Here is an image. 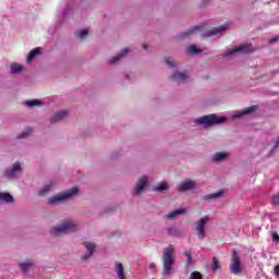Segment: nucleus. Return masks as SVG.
<instances>
[{
    "label": "nucleus",
    "mask_w": 279,
    "mask_h": 279,
    "mask_svg": "<svg viewBox=\"0 0 279 279\" xmlns=\"http://www.w3.org/2000/svg\"><path fill=\"white\" fill-rule=\"evenodd\" d=\"M175 248L173 245H169L168 247L165 248L163 255H162V276L165 278H169L173 271H175V268H173V265H175Z\"/></svg>",
    "instance_id": "obj_1"
},
{
    "label": "nucleus",
    "mask_w": 279,
    "mask_h": 279,
    "mask_svg": "<svg viewBox=\"0 0 279 279\" xmlns=\"http://www.w3.org/2000/svg\"><path fill=\"white\" fill-rule=\"evenodd\" d=\"M77 193H80V190L77 187H72L71 190L56 194L54 196L48 198V204L50 206H59V204H64V202L73 199Z\"/></svg>",
    "instance_id": "obj_2"
},
{
    "label": "nucleus",
    "mask_w": 279,
    "mask_h": 279,
    "mask_svg": "<svg viewBox=\"0 0 279 279\" xmlns=\"http://www.w3.org/2000/svg\"><path fill=\"white\" fill-rule=\"evenodd\" d=\"M228 121L226 117H219L217 114L204 116L195 120L196 125H205V128H211L213 125H220Z\"/></svg>",
    "instance_id": "obj_3"
},
{
    "label": "nucleus",
    "mask_w": 279,
    "mask_h": 279,
    "mask_svg": "<svg viewBox=\"0 0 279 279\" xmlns=\"http://www.w3.org/2000/svg\"><path fill=\"white\" fill-rule=\"evenodd\" d=\"M77 225L73 220H66L59 227L53 229V234H70V232H76Z\"/></svg>",
    "instance_id": "obj_4"
},
{
    "label": "nucleus",
    "mask_w": 279,
    "mask_h": 279,
    "mask_svg": "<svg viewBox=\"0 0 279 279\" xmlns=\"http://www.w3.org/2000/svg\"><path fill=\"white\" fill-rule=\"evenodd\" d=\"M21 173H23V168L21 167V162L16 161L12 168L4 171V178H8V180H15Z\"/></svg>",
    "instance_id": "obj_5"
},
{
    "label": "nucleus",
    "mask_w": 279,
    "mask_h": 279,
    "mask_svg": "<svg viewBox=\"0 0 279 279\" xmlns=\"http://www.w3.org/2000/svg\"><path fill=\"white\" fill-rule=\"evenodd\" d=\"M252 51H254L252 44L240 45L235 47L233 50L227 51L225 53V58H230L236 53H252Z\"/></svg>",
    "instance_id": "obj_6"
},
{
    "label": "nucleus",
    "mask_w": 279,
    "mask_h": 279,
    "mask_svg": "<svg viewBox=\"0 0 279 279\" xmlns=\"http://www.w3.org/2000/svg\"><path fill=\"white\" fill-rule=\"evenodd\" d=\"M230 271L234 276H239V274L243 271V269L241 268V258H239V253H236V251H233L232 253Z\"/></svg>",
    "instance_id": "obj_7"
},
{
    "label": "nucleus",
    "mask_w": 279,
    "mask_h": 279,
    "mask_svg": "<svg viewBox=\"0 0 279 279\" xmlns=\"http://www.w3.org/2000/svg\"><path fill=\"white\" fill-rule=\"evenodd\" d=\"M208 221H210V218L208 216H205L196 222V232L199 240L206 238V225L208 223Z\"/></svg>",
    "instance_id": "obj_8"
},
{
    "label": "nucleus",
    "mask_w": 279,
    "mask_h": 279,
    "mask_svg": "<svg viewBox=\"0 0 279 279\" xmlns=\"http://www.w3.org/2000/svg\"><path fill=\"white\" fill-rule=\"evenodd\" d=\"M228 24H223L220 25L218 27H214L210 31H208L205 36L206 37H210V36H215L216 38H219L221 36H223V34H226V32H228Z\"/></svg>",
    "instance_id": "obj_9"
},
{
    "label": "nucleus",
    "mask_w": 279,
    "mask_h": 279,
    "mask_svg": "<svg viewBox=\"0 0 279 279\" xmlns=\"http://www.w3.org/2000/svg\"><path fill=\"white\" fill-rule=\"evenodd\" d=\"M148 183H149V179H147V177H142L137 181V183L133 190V195H135V196L141 195V193H143L145 191V189H147Z\"/></svg>",
    "instance_id": "obj_10"
},
{
    "label": "nucleus",
    "mask_w": 279,
    "mask_h": 279,
    "mask_svg": "<svg viewBox=\"0 0 279 279\" xmlns=\"http://www.w3.org/2000/svg\"><path fill=\"white\" fill-rule=\"evenodd\" d=\"M195 186H197V183L195 181H183L178 187L177 190L180 193H186V191H193V189H195Z\"/></svg>",
    "instance_id": "obj_11"
},
{
    "label": "nucleus",
    "mask_w": 279,
    "mask_h": 279,
    "mask_svg": "<svg viewBox=\"0 0 279 279\" xmlns=\"http://www.w3.org/2000/svg\"><path fill=\"white\" fill-rule=\"evenodd\" d=\"M172 80L178 82V84H185L186 80H189V74L186 72L174 71Z\"/></svg>",
    "instance_id": "obj_12"
},
{
    "label": "nucleus",
    "mask_w": 279,
    "mask_h": 279,
    "mask_svg": "<svg viewBox=\"0 0 279 279\" xmlns=\"http://www.w3.org/2000/svg\"><path fill=\"white\" fill-rule=\"evenodd\" d=\"M256 106H251L242 111H235L233 113V119H241V117H245V114H252V112H256Z\"/></svg>",
    "instance_id": "obj_13"
},
{
    "label": "nucleus",
    "mask_w": 279,
    "mask_h": 279,
    "mask_svg": "<svg viewBox=\"0 0 279 279\" xmlns=\"http://www.w3.org/2000/svg\"><path fill=\"white\" fill-rule=\"evenodd\" d=\"M128 53H130V49H128V48L122 49L118 56H116L109 60V64H117V62H119L122 58H125V56H128Z\"/></svg>",
    "instance_id": "obj_14"
},
{
    "label": "nucleus",
    "mask_w": 279,
    "mask_h": 279,
    "mask_svg": "<svg viewBox=\"0 0 279 279\" xmlns=\"http://www.w3.org/2000/svg\"><path fill=\"white\" fill-rule=\"evenodd\" d=\"M68 114L69 112L66 111H59L51 117L50 123H58L60 121H63V119H66Z\"/></svg>",
    "instance_id": "obj_15"
},
{
    "label": "nucleus",
    "mask_w": 279,
    "mask_h": 279,
    "mask_svg": "<svg viewBox=\"0 0 279 279\" xmlns=\"http://www.w3.org/2000/svg\"><path fill=\"white\" fill-rule=\"evenodd\" d=\"M180 215H186V209L181 208V209L173 210V211L167 214L165 216V219H178V217H180Z\"/></svg>",
    "instance_id": "obj_16"
},
{
    "label": "nucleus",
    "mask_w": 279,
    "mask_h": 279,
    "mask_svg": "<svg viewBox=\"0 0 279 279\" xmlns=\"http://www.w3.org/2000/svg\"><path fill=\"white\" fill-rule=\"evenodd\" d=\"M20 269H21L22 274H27V271H29V269H34V260L28 259L26 262L21 263Z\"/></svg>",
    "instance_id": "obj_17"
},
{
    "label": "nucleus",
    "mask_w": 279,
    "mask_h": 279,
    "mask_svg": "<svg viewBox=\"0 0 279 279\" xmlns=\"http://www.w3.org/2000/svg\"><path fill=\"white\" fill-rule=\"evenodd\" d=\"M228 153H216L211 156V162H223L228 160Z\"/></svg>",
    "instance_id": "obj_18"
},
{
    "label": "nucleus",
    "mask_w": 279,
    "mask_h": 279,
    "mask_svg": "<svg viewBox=\"0 0 279 279\" xmlns=\"http://www.w3.org/2000/svg\"><path fill=\"white\" fill-rule=\"evenodd\" d=\"M116 274L118 279H125V269L123 268V264L116 263Z\"/></svg>",
    "instance_id": "obj_19"
},
{
    "label": "nucleus",
    "mask_w": 279,
    "mask_h": 279,
    "mask_svg": "<svg viewBox=\"0 0 279 279\" xmlns=\"http://www.w3.org/2000/svg\"><path fill=\"white\" fill-rule=\"evenodd\" d=\"M95 244H93V243H87L86 244V250H87V254L86 255H84L83 257H82V259L83 260H88V258H90V256H93V254H95Z\"/></svg>",
    "instance_id": "obj_20"
},
{
    "label": "nucleus",
    "mask_w": 279,
    "mask_h": 279,
    "mask_svg": "<svg viewBox=\"0 0 279 279\" xmlns=\"http://www.w3.org/2000/svg\"><path fill=\"white\" fill-rule=\"evenodd\" d=\"M4 202L5 204H12L14 202V197L10 195V193H0V204Z\"/></svg>",
    "instance_id": "obj_21"
},
{
    "label": "nucleus",
    "mask_w": 279,
    "mask_h": 279,
    "mask_svg": "<svg viewBox=\"0 0 279 279\" xmlns=\"http://www.w3.org/2000/svg\"><path fill=\"white\" fill-rule=\"evenodd\" d=\"M187 53L190 56H197V54L202 53V50L199 48H197V46L192 45L187 48Z\"/></svg>",
    "instance_id": "obj_22"
},
{
    "label": "nucleus",
    "mask_w": 279,
    "mask_h": 279,
    "mask_svg": "<svg viewBox=\"0 0 279 279\" xmlns=\"http://www.w3.org/2000/svg\"><path fill=\"white\" fill-rule=\"evenodd\" d=\"M39 53H40V48L33 49L29 52V54H28V57L26 59V62H32L36 56H39Z\"/></svg>",
    "instance_id": "obj_23"
},
{
    "label": "nucleus",
    "mask_w": 279,
    "mask_h": 279,
    "mask_svg": "<svg viewBox=\"0 0 279 279\" xmlns=\"http://www.w3.org/2000/svg\"><path fill=\"white\" fill-rule=\"evenodd\" d=\"M21 71H23V65H21L19 63L11 64V73L12 74L21 73Z\"/></svg>",
    "instance_id": "obj_24"
},
{
    "label": "nucleus",
    "mask_w": 279,
    "mask_h": 279,
    "mask_svg": "<svg viewBox=\"0 0 279 279\" xmlns=\"http://www.w3.org/2000/svg\"><path fill=\"white\" fill-rule=\"evenodd\" d=\"M221 195H223V192H217V193H214V194H207L204 196V199H217L219 197H221Z\"/></svg>",
    "instance_id": "obj_25"
},
{
    "label": "nucleus",
    "mask_w": 279,
    "mask_h": 279,
    "mask_svg": "<svg viewBox=\"0 0 279 279\" xmlns=\"http://www.w3.org/2000/svg\"><path fill=\"white\" fill-rule=\"evenodd\" d=\"M169 189V184L167 182L160 183L158 186L155 187L157 193H162V191H167Z\"/></svg>",
    "instance_id": "obj_26"
},
{
    "label": "nucleus",
    "mask_w": 279,
    "mask_h": 279,
    "mask_svg": "<svg viewBox=\"0 0 279 279\" xmlns=\"http://www.w3.org/2000/svg\"><path fill=\"white\" fill-rule=\"evenodd\" d=\"M168 234H170V236H180V230H178L177 227H170L168 228Z\"/></svg>",
    "instance_id": "obj_27"
},
{
    "label": "nucleus",
    "mask_w": 279,
    "mask_h": 279,
    "mask_svg": "<svg viewBox=\"0 0 279 279\" xmlns=\"http://www.w3.org/2000/svg\"><path fill=\"white\" fill-rule=\"evenodd\" d=\"M197 29H199V26H194L191 31L183 33L182 34L183 38L193 36V34H195V32H197Z\"/></svg>",
    "instance_id": "obj_28"
},
{
    "label": "nucleus",
    "mask_w": 279,
    "mask_h": 279,
    "mask_svg": "<svg viewBox=\"0 0 279 279\" xmlns=\"http://www.w3.org/2000/svg\"><path fill=\"white\" fill-rule=\"evenodd\" d=\"M25 106H27L28 108H34V106H40V100H28L25 102Z\"/></svg>",
    "instance_id": "obj_29"
},
{
    "label": "nucleus",
    "mask_w": 279,
    "mask_h": 279,
    "mask_svg": "<svg viewBox=\"0 0 279 279\" xmlns=\"http://www.w3.org/2000/svg\"><path fill=\"white\" fill-rule=\"evenodd\" d=\"M185 256L187 258L185 267L189 268L193 265V256L189 252H185Z\"/></svg>",
    "instance_id": "obj_30"
},
{
    "label": "nucleus",
    "mask_w": 279,
    "mask_h": 279,
    "mask_svg": "<svg viewBox=\"0 0 279 279\" xmlns=\"http://www.w3.org/2000/svg\"><path fill=\"white\" fill-rule=\"evenodd\" d=\"M78 38H81V40H84L87 36H88V29H82L77 33Z\"/></svg>",
    "instance_id": "obj_31"
},
{
    "label": "nucleus",
    "mask_w": 279,
    "mask_h": 279,
    "mask_svg": "<svg viewBox=\"0 0 279 279\" xmlns=\"http://www.w3.org/2000/svg\"><path fill=\"white\" fill-rule=\"evenodd\" d=\"M49 191H51V185H45V186L39 191V195H41V196L47 195V193H49Z\"/></svg>",
    "instance_id": "obj_32"
},
{
    "label": "nucleus",
    "mask_w": 279,
    "mask_h": 279,
    "mask_svg": "<svg viewBox=\"0 0 279 279\" xmlns=\"http://www.w3.org/2000/svg\"><path fill=\"white\" fill-rule=\"evenodd\" d=\"M211 269L213 271H217V269H219V259H217V257L213 258Z\"/></svg>",
    "instance_id": "obj_33"
},
{
    "label": "nucleus",
    "mask_w": 279,
    "mask_h": 279,
    "mask_svg": "<svg viewBox=\"0 0 279 279\" xmlns=\"http://www.w3.org/2000/svg\"><path fill=\"white\" fill-rule=\"evenodd\" d=\"M190 279H204V277L202 276V272L193 271L190 276Z\"/></svg>",
    "instance_id": "obj_34"
},
{
    "label": "nucleus",
    "mask_w": 279,
    "mask_h": 279,
    "mask_svg": "<svg viewBox=\"0 0 279 279\" xmlns=\"http://www.w3.org/2000/svg\"><path fill=\"white\" fill-rule=\"evenodd\" d=\"M32 134V129H27L26 131L22 132L17 138H27L28 135Z\"/></svg>",
    "instance_id": "obj_35"
},
{
    "label": "nucleus",
    "mask_w": 279,
    "mask_h": 279,
    "mask_svg": "<svg viewBox=\"0 0 279 279\" xmlns=\"http://www.w3.org/2000/svg\"><path fill=\"white\" fill-rule=\"evenodd\" d=\"M165 62H166V64H168V66H170V69H173L175 65L173 64V59H171V58H169V57H167L166 59H165Z\"/></svg>",
    "instance_id": "obj_36"
},
{
    "label": "nucleus",
    "mask_w": 279,
    "mask_h": 279,
    "mask_svg": "<svg viewBox=\"0 0 279 279\" xmlns=\"http://www.w3.org/2000/svg\"><path fill=\"white\" fill-rule=\"evenodd\" d=\"M272 241H276V243H279V234L278 233L272 234Z\"/></svg>",
    "instance_id": "obj_37"
},
{
    "label": "nucleus",
    "mask_w": 279,
    "mask_h": 279,
    "mask_svg": "<svg viewBox=\"0 0 279 279\" xmlns=\"http://www.w3.org/2000/svg\"><path fill=\"white\" fill-rule=\"evenodd\" d=\"M148 269H150V271H156V264L154 263L149 264Z\"/></svg>",
    "instance_id": "obj_38"
},
{
    "label": "nucleus",
    "mask_w": 279,
    "mask_h": 279,
    "mask_svg": "<svg viewBox=\"0 0 279 279\" xmlns=\"http://www.w3.org/2000/svg\"><path fill=\"white\" fill-rule=\"evenodd\" d=\"M275 276L279 278V265L275 266Z\"/></svg>",
    "instance_id": "obj_39"
},
{
    "label": "nucleus",
    "mask_w": 279,
    "mask_h": 279,
    "mask_svg": "<svg viewBox=\"0 0 279 279\" xmlns=\"http://www.w3.org/2000/svg\"><path fill=\"white\" fill-rule=\"evenodd\" d=\"M278 40V38H270L269 43H276Z\"/></svg>",
    "instance_id": "obj_40"
},
{
    "label": "nucleus",
    "mask_w": 279,
    "mask_h": 279,
    "mask_svg": "<svg viewBox=\"0 0 279 279\" xmlns=\"http://www.w3.org/2000/svg\"><path fill=\"white\" fill-rule=\"evenodd\" d=\"M143 48H144V49H147V45L144 44V45H143Z\"/></svg>",
    "instance_id": "obj_41"
},
{
    "label": "nucleus",
    "mask_w": 279,
    "mask_h": 279,
    "mask_svg": "<svg viewBox=\"0 0 279 279\" xmlns=\"http://www.w3.org/2000/svg\"><path fill=\"white\" fill-rule=\"evenodd\" d=\"M203 3H208V0H203Z\"/></svg>",
    "instance_id": "obj_42"
}]
</instances>
